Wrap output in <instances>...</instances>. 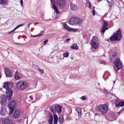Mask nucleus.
<instances>
[{"mask_svg":"<svg viewBox=\"0 0 124 124\" xmlns=\"http://www.w3.org/2000/svg\"><path fill=\"white\" fill-rule=\"evenodd\" d=\"M48 124H52V123H49Z\"/></svg>","mask_w":124,"mask_h":124,"instance_id":"57","label":"nucleus"},{"mask_svg":"<svg viewBox=\"0 0 124 124\" xmlns=\"http://www.w3.org/2000/svg\"><path fill=\"white\" fill-rule=\"evenodd\" d=\"M122 37L121 32L120 30H118L116 33L113 34V35L110 37L111 41L119 40Z\"/></svg>","mask_w":124,"mask_h":124,"instance_id":"3","label":"nucleus"},{"mask_svg":"<svg viewBox=\"0 0 124 124\" xmlns=\"http://www.w3.org/2000/svg\"><path fill=\"white\" fill-rule=\"evenodd\" d=\"M44 33V31H41L40 33L38 34L37 36H42Z\"/></svg>","mask_w":124,"mask_h":124,"instance_id":"30","label":"nucleus"},{"mask_svg":"<svg viewBox=\"0 0 124 124\" xmlns=\"http://www.w3.org/2000/svg\"><path fill=\"white\" fill-rule=\"evenodd\" d=\"M23 24H21L19 25H18L14 29L15 30L16 29H17L19 27L23 26Z\"/></svg>","mask_w":124,"mask_h":124,"instance_id":"34","label":"nucleus"},{"mask_svg":"<svg viewBox=\"0 0 124 124\" xmlns=\"http://www.w3.org/2000/svg\"><path fill=\"white\" fill-rule=\"evenodd\" d=\"M94 8H94H95V7H93V8Z\"/></svg>","mask_w":124,"mask_h":124,"instance_id":"56","label":"nucleus"},{"mask_svg":"<svg viewBox=\"0 0 124 124\" xmlns=\"http://www.w3.org/2000/svg\"><path fill=\"white\" fill-rule=\"evenodd\" d=\"M70 47L73 49L77 50L78 48V46H77L76 44L74 43L72 44L71 46Z\"/></svg>","mask_w":124,"mask_h":124,"instance_id":"21","label":"nucleus"},{"mask_svg":"<svg viewBox=\"0 0 124 124\" xmlns=\"http://www.w3.org/2000/svg\"><path fill=\"white\" fill-rule=\"evenodd\" d=\"M78 119H77V118L76 119V120H78Z\"/></svg>","mask_w":124,"mask_h":124,"instance_id":"55","label":"nucleus"},{"mask_svg":"<svg viewBox=\"0 0 124 124\" xmlns=\"http://www.w3.org/2000/svg\"><path fill=\"white\" fill-rule=\"evenodd\" d=\"M70 39V38L67 39L66 40V42L67 43H68Z\"/></svg>","mask_w":124,"mask_h":124,"instance_id":"45","label":"nucleus"},{"mask_svg":"<svg viewBox=\"0 0 124 124\" xmlns=\"http://www.w3.org/2000/svg\"><path fill=\"white\" fill-rule=\"evenodd\" d=\"M83 22V20L78 17H72L69 21V24L73 25L77 24H81Z\"/></svg>","mask_w":124,"mask_h":124,"instance_id":"2","label":"nucleus"},{"mask_svg":"<svg viewBox=\"0 0 124 124\" xmlns=\"http://www.w3.org/2000/svg\"><path fill=\"white\" fill-rule=\"evenodd\" d=\"M92 14L93 16H94L95 15V11L94 10V8H93V10L92 11Z\"/></svg>","mask_w":124,"mask_h":124,"instance_id":"39","label":"nucleus"},{"mask_svg":"<svg viewBox=\"0 0 124 124\" xmlns=\"http://www.w3.org/2000/svg\"><path fill=\"white\" fill-rule=\"evenodd\" d=\"M114 63L116 65L117 68L116 70L115 68H114L116 73H117L118 70L121 69L122 67V63L120 61V58H117L114 61Z\"/></svg>","mask_w":124,"mask_h":124,"instance_id":"7","label":"nucleus"},{"mask_svg":"<svg viewBox=\"0 0 124 124\" xmlns=\"http://www.w3.org/2000/svg\"><path fill=\"white\" fill-rule=\"evenodd\" d=\"M15 31V30L14 29L13 30H12L11 31H10L9 33H8V34H11V33L14 32V31Z\"/></svg>","mask_w":124,"mask_h":124,"instance_id":"43","label":"nucleus"},{"mask_svg":"<svg viewBox=\"0 0 124 124\" xmlns=\"http://www.w3.org/2000/svg\"><path fill=\"white\" fill-rule=\"evenodd\" d=\"M76 110L78 112H81V109L79 107H78L76 109Z\"/></svg>","mask_w":124,"mask_h":124,"instance_id":"31","label":"nucleus"},{"mask_svg":"<svg viewBox=\"0 0 124 124\" xmlns=\"http://www.w3.org/2000/svg\"><path fill=\"white\" fill-rule=\"evenodd\" d=\"M16 103L15 101H13L9 103L8 105L9 108V115H10L12 113L14 110L16 109Z\"/></svg>","mask_w":124,"mask_h":124,"instance_id":"5","label":"nucleus"},{"mask_svg":"<svg viewBox=\"0 0 124 124\" xmlns=\"http://www.w3.org/2000/svg\"><path fill=\"white\" fill-rule=\"evenodd\" d=\"M117 54L116 53H113V54H112V56L113 57H114V56H115Z\"/></svg>","mask_w":124,"mask_h":124,"instance_id":"49","label":"nucleus"},{"mask_svg":"<svg viewBox=\"0 0 124 124\" xmlns=\"http://www.w3.org/2000/svg\"><path fill=\"white\" fill-rule=\"evenodd\" d=\"M107 1L108 3L109 4V5L110 6H111V4H112L113 3V1L112 0H107Z\"/></svg>","mask_w":124,"mask_h":124,"instance_id":"28","label":"nucleus"},{"mask_svg":"<svg viewBox=\"0 0 124 124\" xmlns=\"http://www.w3.org/2000/svg\"><path fill=\"white\" fill-rule=\"evenodd\" d=\"M65 4V0H54L53 7L56 14H59L60 13L58 10V8L55 6V4H56L57 5L59 6L60 8H62L64 7Z\"/></svg>","mask_w":124,"mask_h":124,"instance_id":"1","label":"nucleus"},{"mask_svg":"<svg viewBox=\"0 0 124 124\" xmlns=\"http://www.w3.org/2000/svg\"><path fill=\"white\" fill-rule=\"evenodd\" d=\"M38 71L39 72H40L41 73V74H42L44 73V70H43L40 69L39 68H38Z\"/></svg>","mask_w":124,"mask_h":124,"instance_id":"32","label":"nucleus"},{"mask_svg":"<svg viewBox=\"0 0 124 124\" xmlns=\"http://www.w3.org/2000/svg\"><path fill=\"white\" fill-rule=\"evenodd\" d=\"M13 92V90L11 89H6V96L7 98L9 99L12 96Z\"/></svg>","mask_w":124,"mask_h":124,"instance_id":"10","label":"nucleus"},{"mask_svg":"<svg viewBox=\"0 0 124 124\" xmlns=\"http://www.w3.org/2000/svg\"><path fill=\"white\" fill-rule=\"evenodd\" d=\"M115 104L116 107H123L124 106V101H121L118 103H115Z\"/></svg>","mask_w":124,"mask_h":124,"instance_id":"16","label":"nucleus"},{"mask_svg":"<svg viewBox=\"0 0 124 124\" xmlns=\"http://www.w3.org/2000/svg\"><path fill=\"white\" fill-rule=\"evenodd\" d=\"M31 37H34L38 36H37V35H31Z\"/></svg>","mask_w":124,"mask_h":124,"instance_id":"52","label":"nucleus"},{"mask_svg":"<svg viewBox=\"0 0 124 124\" xmlns=\"http://www.w3.org/2000/svg\"><path fill=\"white\" fill-rule=\"evenodd\" d=\"M64 27L65 28L68 30V31H70L71 30H70L71 28L68 26L66 24H64Z\"/></svg>","mask_w":124,"mask_h":124,"instance_id":"25","label":"nucleus"},{"mask_svg":"<svg viewBox=\"0 0 124 124\" xmlns=\"http://www.w3.org/2000/svg\"><path fill=\"white\" fill-rule=\"evenodd\" d=\"M48 123H52L53 121V117L52 116H50L49 117V118L48 120Z\"/></svg>","mask_w":124,"mask_h":124,"instance_id":"24","label":"nucleus"},{"mask_svg":"<svg viewBox=\"0 0 124 124\" xmlns=\"http://www.w3.org/2000/svg\"><path fill=\"white\" fill-rule=\"evenodd\" d=\"M108 29V28L107 27H102L101 29V34L102 35L104 33V32L106 30H107Z\"/></svg>","mask_w":124,"mask_h":124,"instance_id":"22","label":"nucleus"},{"mask_svg":"<svg viewBox=\"0 0 124 124\" xmlns=\"http://www.w3.org/2000/svg\"><path fill=\"white\" fill-rule=\"evenodd\" d=\"M39 23H34V24H35H35H38Z\"/></svg>","mask_w":124,"mask_h":124,"instance_id":"53","label":"nucleus"},{"mask_svg":"<svg viewBox=\"0 0 124 124\" xmlns=\"http://www.w3.org/2000/svg\"><path fill=\"white\" fill-rule=\"evenodd\" d=\"M71 29H70V30H71L70 31H73L74 32H75L77 30V29H74V28H71Z\"/></svg>","mask_w":124,"mask_h":124,"instance_id":"35","label":"nucleus"},{"mask_svg":"<svg viewBox=\"0 0 124 124\" xmlns=\"http://www.w3.org/2000/svg\"><path fill=\"white\" fill-rule=\"evenodd\" d=\"M115 82V80L113 81V83L114 84Z\"/></svg>","mask_w":124,"mask_h":124,"instance_id":"54","label":"nucleus"},{"mask_svg":"<svg viewBox=\"0 0 124 124\" xmlns=\"http://www.w3.org/2000/svg\"><path fill=\"white\" fill-rule=\"evenodd\" d=\"M70 8L71 10L73 11H76L77 9V6L73 3H70Z\"/></svg>","mask_w":124,"mask_h":124,"instance_id":"13","label":"nucleus"},{"mask_svg":"<svg viewBox=\"0 0 124 124\" xmlns=\"http://www.w3.org/2000/svg\"><path fill=\"white\" fill-rule=\"evenodd\" d=\"M7 113V111L5 108L2 107H1V111L0 112V114L2 115H5Z\"/></svg>","mask_w":124,"mask_h":124,"instance_id":"15","label":"nucleus"},{"mask_svg":"<svg viewBox=\"0 0 124 124\" xmlns=\"http://www.w3.org/2000/svg\"><path fill=\"white\" fill-rule=\"evenodd\" d=\"M20 1V3H21V6H23V1L22 0H21Z\"/></svg>","mask_w":124,"mask_h":124,"instance_id":"44","label":"nucleus"},{"mask_svg":"<svg viewBox=\"0 0 124 124\" xmlns=\"http://www.w3.org/2000/svg\"><path fill=\"white\" fill-rule=\"evenodd\" d=\"M8 0H0V4L4 5L7 4Z\"/></svg>","mask_w":124,"mask_h":124,"instance_id":"23","label":"nucleus"},{"mask_svg":"<svg viewBox=\"0 0 124 124\" xmlns=\"http://www.w3.org/2000/svg\"><path fill=\"white\" fill-rule=\"evenodd\" d=\"M108 103H106L103 105H98L99 110L101 113L105 114L106 113L108 110Z\"/></svg>","mask_w":124,"mask_h":124,"instance_id":"6","label":"nucleus"},{"mask_svg":"<svg viewBox=\"0 0 124 124\" xmlns=\"http://www.w3.org/2000/svg\"><path fill=\"white\" fill-rule=\"evenodd\" d=\"M80 99L83 101H84L86 99V98L85 97V96H83L81 97L80 98Z\"/></svg>","mask_w":124,"mask_h":124,"instance_id":"36","label":"nucleus"},{"mask_svg":"<svg viewBox=\"0 0 124 124\" xmlns=\"http://www.w3.org/2000/svg\"><path fill=\"white\" fill-rule=\"evenodd\" d=\"M50 110L52 112H53V111L54 110V108L52 107H50Z\"/></svg>","mask_w":124,"mask_h":124,"instance_id":"46","label":"nucleus"},{"mask_svg":"<svg viewBox=\"0 0 124 124\" xmlns=\"http://www.w3.org/2000/svg\"><path fill=\"white\" fill-rule=\"evenodd\" d=\"M57 120H54V124H57Z\"/></svg>","mask_w":124,"mask_h":124,"instance_id":"47","label":"nucleus"},{"mask_svg":"<svg viewBox=\"0 0 124 124\" xmlns=\"http://www.w3.org/2000/svg\"><path fill=\"white\" fill-rule=\"evenodd\" d=\"M4 99L3 98H2L1 97H0V103L2 104V101H4Z\"/></svg>","mask_w":124,"mask_h":124,"instance_id":"33","label":"nucleus"},{"mask_svg":"<svg viewBox=\"0 0 124 124\" xmlns=\"http://www.w3.org/2000/svg\"><path fill=\"white\" fill-rule=\"evenodd\" d=\"M4 72L7 77H10L11 76V71L8 68H5L4 70Z\"/></svg>","mask_w":124,"mask_h":124,"instance_id":"11","label":"nucleus"},{"mask_svg":"<svg viewBox=\"0 0 124 124\" xmlns=\"http://www.w3.org/2000/svg\"><path fill=\"white\" fill-rule=\"evenodd\" d=\"M29 98L31 100H33V97L32 96H29Z\"/></svg>","mask_w":124,"mask_h":124,"instance_id":"50","label":"nucleus"},{"mask_svg":"<svg viewBox=\"0 0 124 124\" xmlns=\"http://www.w3.org/2000/svg\"><path fill=\"white\" fill-rule=\"evenodd\" d=\"M103 27H107V26L108 25V24L105 21H103Z\"/></svg>","mask_w":124,"mask_h":124,"instance_id":"29","label":"nucleus"},{"mask_svg":"<svg viewBox=\"0 0 124 124\" xmlns=\"http://www.w3.org/2000/svg\"><path fill=\"white\" fill-rule=\"evenodd\" d=\"M48 40L47 39H45L43 42V44L45 45L47 42Z\"/></svg>","mask_w":124,"mask_h":124,"instance_id":"38","label":"nucleus"},{"mask_svg":"<svg viewBox=\"0 0 124 124\" xmlns=\"http://www.w3.org/2000/svg\"><path fill=\"white\" fill-rule=\"evenodd\" d=\"M78 115L79 116V118L81 117V112H78Z\"/></svg>","mask_w":124,"mask_h":124,"instance_id":"41","label":"nucleus"},{"mask_svg":"<svg viewBox=\"0 0 124 124\" xmlns=\"http://www.w3.org/2000/svg\"><path fill=\"white\" fill-rule=\"evenodd\" d=\"M99 44L95 42H91V45L93 47L94 49H96L98 47Z\"/></svg>","mask_w":124,"mask_h":124,"instance_id":"20","label":"nucleus"},{"mask_svg":"<svg viewBox=\"0 0 124 124\" xmlns=\"http://www.w3.org/2000/svg\"><path fill=\"white\" fill-rule=\"evenodd\" d=\"M14 78L16 80H19L21 78V77L19 76V73L17 71H16L14 74Z\"/></svg>","mask_w":124,"mask_h":124,"instance_id":"18","label":"nucleus"},{"mask_svg":"<svg viewBox=\"0 0 124 124\" xmlns=\"http://www.w3.org/2000/svg\"><path fill=\"white\" fill-rule=\"evenodd\" d=\"M16 87L18 89L21 90L25 89L27 86V84L25 82L20 81L16 83Z\"/></svg>","mask_w":124,"mask_h":124,"instance_id":"4","label":"nucleus"},{"mask_svg":"<svg viewBox=\"0 0 124 124\" xmlns=\"http://www.w3.org/2000/svg\"><path fill=\"white\" fill-rule=\"evenodd\" d=\"M58 119L60 124H62L64 123V120L62 116H60L58 118Z\"/></svg>","mask_w":124,"mask_h":124,"instance_id":"17","label":"nucleus"},{"mask_svg":"<svg viewBox=\"0 0 124 124\" xmlns=\"http://www.w3.org/2000/svg\"><path fill=\"white\" fill-rule=\"evenodd\" d=\"M57 116L56 115H54V120H57Z\"/></svg>","mask_w":124,"mask_h":124,"instance_id":"37","label":"nucleus"},{"mask_svg":"<svg viewBox=\"0 0 124 124\" xmlns=\"http://www.w3.org/2000/svg\"><path fill=\"white\" fill-rule=\"evenodd\" d=\"M101 63L102 64H105L106 63L105 61L104 60H103L101 61Z\"/></svg>","mask_w":124,"mask_h":124,"instance_id":"40","label":"nucleus"},{"mask_svg":"<svg viewBox=\"0 0 124 124\" xmlns=\"http://www.w3.org/2000/svg\"><path fill=\"white\" fill-rule=\"evenodd\" d=\"M123 110V109H121L118 112V115H119L120 114L121 112Z\"/></svg>","mask_w":124,"mask_h":124,"instance_id":"48","label":"nucleus"},{"mask_svg":"<svg viewBox=\"0 0 124 124\" xmlns=\"http://www.w3.org/2000/svg\"><path fill=\"white\" fill-rule=\"evenodd\" d=\"M31 24V23H29L28 24L27 26V27L28 28H29L30 26V24Z\"/></svg>","mask_w":124,"mask_h":124,"instance_id":"51","label":"nucleus"},{"mask_svg":"<svg viewBox=\"0 0 124 124\" xmlns=\"http://www.w3.org/2000/svg\"><path fill=\"white\" fill-rule=\"evenodd\" d=\"M91 42H95L99 44L98 39V38L96 36L93 37V39L92 40Z\"/></svg>","mask_w":124,"mask_h":124,"instance_id":"19","label":"nucleus"},{"mask_svg":"<svg viewBox=\"0 0 124 124\" xmlns=\"http://www.w3.org/2000/svg\"><path fill=\"white\" fill-rule=\"evenodd\" d=\"M62 107L61 106L59 105H57L55 106V108L56 111L58 114H60L62 111L61 108Z\"/></svg>","mask_w":124,"mask_h":124,"instance_id":"12","label":"nucleus"},{"mask_svg":"<svg viewBox=\"0 0 124 124\" xmlns=\"http://www.w3.org/2000/svg\"><path fill=\"white\" fill-rule=\"evenodd\" d=\"M20 111L17 110H16L13 114V117L14 118H16L18 117L20 115Z\"/></svg>","mask_w":124,"mask_h":124,"instance_id":"14","label":"nucleus"},{"mask_svg":"<svg viewBox=\"0 0 124 124\" xmlns=\"http://www.w3.org/2000/svg\"><path fill=\"white\" fill-rule=\"evenodd\" d=\"M87 6L90 8H91V3L89 0H86Z\"/></svg>","mask_w":124,"mask_h":124,"instance_id":"26","label":"nucleus"},{"mask_svg":"<svg viewBox=\"0 0 124 124\" xmlns=\"http://www.w3.org/2000/svg\"><path fill=\"white\" fill-rule=\"evenodd\" d=\"M50 0L51 1L52 0Z\"/></svg>","mask_w":124,"mask_h":124,"instance_id":"58","label":"nucleus"},{"mask_svg":"<svg viewBox=\"0 0 124 124\" xmlns=\"http://www.w3.org/2000/svg\"><path fill=\"white\" fill-rule=\"evenodd\" d=\"M2 124H12V121L7 118H2Z\"/></svg>","mask_w":124,"mask_h":124,"instance_id":"9","label":"nucleus"},{"mask_svg":"<svg viewBox=\"0 0 124 124\" xmlns=\"http://www.w3.org/2000/svg\"><path fill=\"white\" fill-rule=\"evenodd\" d=\"M111 117L112 118H114L115 117V115L114 113H112L111 115Z\"/></svg>","mask_w":124,"mask_h":124,"instance_id":"42","label":"nucleus"},{"mask_svg":"<svg viewBox=\"0 0 124 124\" xmlns=\"http://www.w3.org/2000/svg\"><path fill=\"white\" fill-rule=\"evenodd\" d=\"M13 83L10 82H5L4 83L3 87L6 89H10L13 86Z\"/></svg>","mask_w":124,"mask_h":124,"instance_id":"8","label":"nucleus"},{"mask_svg":"<svg viewBox=\"0 0 124 124\" xmlns=\"http://www.w3.org/2000/svg\"><path fill=\"white\" fill-rule=\"evenodd\" d=\"M69 55V54L68 52L65 53L63 54V56L64 57H68Z\"/></svg>","mask_w":124,"mask_h":124,"instance_id":"27","label":"nucleus"}]
</instances>
